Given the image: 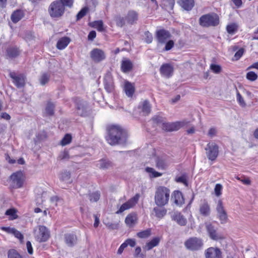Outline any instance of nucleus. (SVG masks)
<instances>
[{
  "mask_svg": "<svg viewBox=\"0 0 258 258\" xmlns=\"http://www.w3.org/2000/svg\"><path fill=\"white\" fill-rule=\"evenodd\" d=\"M227 31L229 34H233L237 30V26L235 24H232L227 26Z\"/></svg>",
  "mask_w": 258,
  "mask_h": 258,
  "instance_id": "nucleus-53",
  "label": "nucleus"
},
{
  "mask_svg": "<svg viewBox=\"0 0 258 258\" xmlns=\"http://www.w3.org/2000/svg\"><path fill=\"white\" fill-rule=\"evenodd\" d=\"M246 78L251 81H254L257 78V76L254 72H249L246 74Z\"/></svg>",
  "mask_w": 258,
  "mask_h": 258,
  "instance_id": "nucleus-52",
  "label": "nucleus"
},
{
  "mask_svg": "<svg viewBox=\"0 0 258 258\" xmlns=\"http://www.w3.org/2000/svg\"><path fill=\"white\" fill-rule=\"evenodd\" d=\"M206 153L208 158L211 160H215L218 156L219 150L218 146L214 142L209 143L205 148Z\"/></svg>",
  "mask_w": 258,
  "mask_h": 258,
  "instance_id": "nucleus-7",
  "label": "nucleus"
},
{
  "mask_svg": "<svg viewBox=\"0 0 258 258\" xmlns=\"http://www.w3.org/2000/svg\"><path fill=\"white\" fill-rule=\"evenodd\" d=\"M70 42V39L68 37L60 38L56 44V47L58 49L61 50L66 48Z\"/></svg>",
  "mask_w": 258,
  "mask_h": 258,
  "instance_id": "nucleus-29",
  "label": "nucleus"
},
{
  "mask_svg": "<svg viewBox=\"0 0 258 258\" xmlns=\"http://www.w3.org/2000/svg\"><path fill=\"white\" fill-rule=\"evenodd\" d=\"M170 195V189L164 186H159L156 188L154 196L155 204L159 207L168 204Z\"/></svg>",
  "mask_w": 258,
  "mask_h": 258,
  "instance_id": "nucleus-2",
  "label": "nucleus"
},
{
  "mask_svg": "<svg viewBox=\"0 0 258 258\" xmlns=\"http://www.w3.org/2000/svg\"><path fill=\"white\" fill-rule=\"evenodd\" d=\"M124 243H126V246L130 245L131 247H134L136 245L135 240L132 239H128Z\"/></svg>",
  "mask_w": 258,
  "mask_h": 258,
  "instance_id": "nucleus-63",
  "label": "nucleus"
},
{
  "mask_svg": "<svg viewBox=\"0 0 258 258\" xmlns=\"http://www.w3.org/2000/svg\"><path fill=\"white\" fill-rule=\"evenodd\" d=\"M206 229L209 233L210 237L215 240L222 238V237L217 232L216 228L211 224H206Z\"/></svg>",
  "mask_w": 258,
  "mask_h": 258,
  "instance_id": "nucleus-18",
  "label": "nucleus"
},
{
  "mask_svg": "<svg viewBox=\"0 0 258 258\" xmlns=\"http://www.w3.org/2000/svg\"><path fill=\"white\" fill-rule=\"evenodd\" d=\"M222 185L221 184H216L214 188V191L217 197H219L221 195V190L222 189Z\"/></svg>",
  "mask_w": 258,
  "mask_h": 258,
  "instance_id": "nucleus-55",
  "label": "nucleus"
},
{
  "mask_svg": "<svg viewBox=\"0 0 258 258\" xmlns=\"http://www.w3.org/2000/svg\"><path fill=\"white\" fill-rule=\"evenodd\" d=\"M104 87L108 92H110L113 88V81L111 77L109 75H107L104 79Z\"/></svg>",
  "mask_w": 258,
  "mask_h": 258,
  "instance_id": "nucleus-24",
  "label": "nucleus"
},
{
  "mask_svg": "<svg viewBox=\"0 0 258 258\" xmlns=\"http://www.w3.org/2000/svg\"><path fill=\"white\" fill-rule=\"evenodd\" d=\"M88 10V8L85 7L83 8L77 14V20H79L82 18L87 13Z\"/></svg>",
  "mask_w": 258,
  "mask_h": 258,
  "instance_id": "nucleus-54",
  "label": "nucleus"
},
{
  "mask_svg": "<svg viewBox=\"0 0 258 258\" xmlns=\"http://www.w3.org/2000/svg\"><path fill=\"white\" fill-rule=\"evenodd\" d=\"M25 177L21 171H17L10 176V185L14 188H19L23 186Z\"/></svg>",
  "mask_w": 258,
  "mask_h": 258,
  "instance_id": "nucleus-5",
  "label": "nucleus"
},
{
  "mask_svg": "<svg viewBox=\"0 0 258 258\" xmlns=\"http://www.w3.org/2000/svg\"><path fill=\"white\" fill-rule=\"evenodd\" d=\"M144 35L145 41L148 44L151 43L153 40V36L152 34L147 31L145 32Z\"/></svg>",
  "mask_w": 258,
  "mask_h": 258,
  "instance_id": "nucleus-51",
  "label": "nucleus"
},
{
  "mask_svg": "<svg viewBox=\"0 0 258 258\" xmlns=\"http://www.w3.org/2000/svg\"><path fill=\"white\" fill-rule=\"evenodd\" d=\"M64 241L68 246L73 247L77 244L78 238L73 233H66L64 235Z\"/></svg>",
  "mask_w": 258,
  "mask_h": 258,
  "instance_id": "nucleus-16",
  "label": "nucleus"
},
{
  "mask_svg": "<svg viewBox=\"0 0 258 258\" xmlns=\"http://www.w3.org/2000/svg\"><path fill=\"white\" fill-rule=\"evenodd\" d=\"M194 0H180L178 1V4L182 8L186 11H190L194 6Z\"/></svg>",
  "mask_w": 258,
  "mask_h": 258,
  "instance_id": "nucleus-23",
  "label": "nucleus"
},
{
  "mask_svg": "<svg viewBox=\"0 0 258 258\" xmlns=\"http://www.w3.org/2000/svg\"><path fill=\"white\" fill-rule=\"evenodd\" d=\"M24 16L23 12L21 10H17L13 12L11 15L12 21L16 23L19 22Z\"/></svg>",
  "mask_w": 258,
  "mask_h": 258,
  "instance_id": "nucleus-33",
  "label": "nucleus"
},
{
  "mask_svg": "<svg viewBox=\"0 0 258 258\" xmlns=\"http://www.w3.org/2000/svg\"><path fill=\"white\" fill-rule=\"evenodd\" d=\"M160 242L159 237H154L150 241L146 243L144 247V249L146 250H150L154 247L157 246Z\"/></svg>",
  "mask_w": 258,
  "mask_h": 258,
  "instance_id": "nucleus-31",
  "label": "nucleus"
},
{
  "mask_svg": "<svg viewBox=\"0 0 258 258\" xmlns=\"http://www.w3.org/2000/svg\"><path fill=\"white\" fill-rule=\"evenodd\" d=\"M72 140V137L69 134H67L64 136L61 140L60 144L62 146H65L71 143Z\"/></svg>",
  "mask_w": 258,
  "mask_h": 258,
  "instance_id": "nucleus-48",
  "label": "nucleus"
},
{
  "mask_svg": "<svg viewBox=\"0 0 258 258\" xmlns=\"http://www.w3.org/2000/svg\"><path fill=\"white\" fill-rule=\"evenodd\" d=\"M70 158L69 154L68 151H64L63 152H61L58 157V158L60 160H66L69 159Z\"/></svg>",
  "mask_w": 258,
  "mask_h": 258,
  "instance_id": "nucleus-58",
  "label": "nucleus"
},
{
  "mask_svg": "<svg viewBox=\"0 0 258 258\" xmlns=\"http://www.w3.org/2000/svg\"><path fill=\"white\" fill-rule=\"evenodd\" d=\"M175 4L174 0H163V7L167 11L173 10Z\"/></svg>",
  "mask_w": 258,
  "mask_h": 258,
  "instance_id": "nucleus-34",
  "label": "nucleus"
},
{
  "mask_svg": "<svg viewBox=\"0 0 258 258\" xmlns=\"http://www.w3.org/2000/svg\"><path fill=\"white\" fill-rule=\"evenodd\" d=\"M91 26L98 30V31L102 32L104 30L103 23L102 21H96L92 23Z\"/></svg>",
  "mask_w": 258,
  "mask_h": 258,
  "instance_id": "nucleus-39",
  "label": "nucleus"
},
{
  "mask_svg": "<svg viewBox=\"0 0 258 258\" xmlns=\"http://www.w3.org/2000/svg\"><path fill=\"white\" fill-rule=\"evenodd\" d=\"M65 7L71 8L73 4V0H59Z\"/></svg>",
  "mask_w": 258,
  "mask_h": 258,
  "instance_id": "nucleus-59",
  "label": "nucleus"
},
{
  "mask_svg": "<svg viewBox=\"0 0 258 258\" xmlns=\"http://www.w3.org/2000/svg\"><path fill=\"white\" fill-rule=\"evenodd\" d=\"M152 121L156 124H159L162 122L163 123V118L159 116H155L152 118Z\"/></svg>",
  "mask_w": 258,
  "mask_h": 258,
  "instance_id": "nucleus-62",
  "label": "nucleus"
},
{
  "mask_svg": "<svg viewBox=\"0 0 258 258\" xmlns=\"http://www.w3.org/2000/svg\"><path fill=\"white\" fill-rule=\"evenodd\" d=\"M200 212L204 216H208L210 213V207L207 201H204L200 206Z\"/></svg>",
  "mask_w": 258,
  "mask_h": 258,
  "instance_id": "nucleus-25",
  "label": "nucleus"
},
{
  "mask_svg": "<svg viewBox=\"0 0 258 258\" xmlns=\"http://www.w3.org/2000/svg\"><path fill=\"white\" fill-rule=\"evenodd\" d=\"M171 35L170 32L165 29H160L157 30L155 33V37L157 40L158 45H163L165 44L166 41L170 39Z\"/></svg>",
  "mask_w": 258,
  "mask_h": 258,
  "instance_id": "nucleus-10",
  "label": "nucleus"
},
{
  "mask_svg": "<svg viewBox=\"0 0 258 258\" xmlns=\"http://www.w3.org/2000/svg\"><path fill=\"white\" fill-rule=\"evenodd\" d=\"M87 103L83 100H79L76 102L77 108L78 110H82V112L85 109Z\"/></svg>",
  "mask_w": 258,
  "mask_h": 258,
  "instance_id": "nucleus-45",
  "label": "nucleus"
},
{
  "mask_svg": "<svg viewBox=\"0 0 258 258\" xmlns=\"http://www.w3.org/2000/svg\"><path fill=\"white\" fill-rule=\"evenodd\" d=\"M173 71V68L168 63L162 64L160 69L161 74L166 78L170 77L172 75Z\"/></svg>",
  "mask_w": 258,
  "mask_h": 258,
  "instance_id": "nucleus-17",
  "label": "nucleus"
},
{
  "mask_svg": "<svg viewBox=\"0 0 258 258\" xmlns=\"http://www.w3.org/2000/svg\"><path fill=\"white\" fill-rule=\"evenodd\" d=\"M71 177V173L67 171L62 172L59 176V178L61 181H68Z\"/></svg>",
  "mask_w": 258,
  "mask_h": 258,
  "instance_id": "nucleus-43",
  "label": "nucleus"
},
{
  "mask_svg": "<svg viewBox=\"0 0 258 258\" xmlns=\"http://www.w3.org/2000/svg\"><path fill=\"white\" fill-rule=\"evenodd\" d=\"M91 59L96 62H99L105 58V54L103 50L94 48L90 52Z\"/></svg>",
  "mask_w": 258,
  "mask_h": 258,
  "instance_id": "nucleus-13",
  "label": "nucleus"
},
{
  "mask_svg": "<svg viewBox=\"0 0 258 258\" xmlns=\"http://www.w3.org/2000/svg\"><path fill=\"white\" fill-rule=\"evenodd\" d=\"M35 238L39 242H45L50 237V233L48 229L44 226H39L38 230H35Z\"/></svg>",
  "mask_w": 258,
  "mask_h": 258,
  "instance_id": "nucleus-6",
  "label": "nucleus"
},
{
  "mask_svg": "<svg viewBox=\"0 0 258 258\" xmlns=\"http://www.w3.org/2000/svg\"><path fill=\"white\" fill-rule=\"evenodd\" d=\"M64 10L62 3L59 1H55L49 6L48 12L51 17L59 18L63 14Z\"/></svg>",
  "mask_w": 258,
  "mask_h": 258,
  "instance_id": "nucleus-4",
  "label": "nucleus"
},
{
  "mask_svg": "<svg viewBox=\"0 0 258 258\" xmlns=\"http://www.w3.org/2000/svg\"><path fill=\"white\" fill-rule=\"evenodd\" d=\"M5 214L10 216L11 220L16 219L18 217L16 214V211L14 209H10L7 210Z\"/></svg>",
  "mask_w": 258,
  "mask_h": 258,
  "instance_id": "nucleus-44",
  "label": "nucleus"
},
{
  "mask_svg": "<svg viewBox=\"0 0 258 258\" xmlns=\"http://www.w3.org/2000/svg\"><path fill=\"white\" fill-rule=\"evenodd\" d=\"M50 75L46 73L43 74L39 79L40 84L44 85L47 83L49 80Z\"/></svg>",
  "mask_w": 258,
  "mask_h": 258,
  "instance_id": "nucleus-42",
  "label": "nucleus"
},
{
  "mask_svg": "<svg viewBox=\"0 0 258 258\" xmlns=\"http://www.w3.org/2000/svg\"><path fill=\"white\" fill-rule=\"evenodd\" d=\"M151 234L150 229H147L145 230L139 232L137 233V236L141 238H146L149 237Z\"/></svg>",
  "mask_w": 258,
  "mask_h": 258,
  "instance_id": "nucleus-40",
  "label": "nucleus"
},
{
  "mask_svg": "<svg viewBox=\"0 0 258 258\" xmlns=\"http://www.w3.org/2000/svg\"><path fill=\"white\" fill-rule=\"evenodd\" d=\"M210 69L215 73L219 74L221 71V68L219 65L212 64L210 66Z\"/></svg>",
  "mask_w": 258,
  "mask_h": 258,
  "instance_id": "nucleus-57",
  "label": "nucleus"
},
{
  "mask_svg": "<svg viewBox=\"0 0 258 258\" xmlns=\"http://www.w3.org/2000/svg\"><path fill=\"white\" fill-rule=\"evenodd\" d=\"M171 199L177 206H181L184 203L182 194L179 190H175L173 192Z\"/></svg>",
  "mask_w": 258,
  "mask_h": 258,
  "instance_id": "nucleus-19",
  "label": "nucleus"
},
{
  "mask_svg": "<svg viewBox=\"0 0 258 258\" xmlns=\"http://www.w3.org/2000/svg\"><path fill=\"white\" fill-rule=\"evenodd\" d=\"M237 99L242 106H245L246 104L242 97V96L240 94L239 92H237Z\"/></svg>",
  "mask_w": 258,
  "mask_h": 258,
  "instance_id": "nucleus-60",
  "label": "nucleus"
},
{
  "mask_svg": "<svg viewBox=\"0 0 258 258\" xmlns=\"http://www.w3.org/2000/svg\"><path fill=\"white\" fill-rule=\"evenodd\" d=\"M206 258H222V252L217 247H211L205 251Z\"/></svg>",
  "mask_w": 258,
  "mask_h": 258,
  "instance_id": "nucleus-15",
  "label": "nucleus"
},
{
  "mask_svg": "<svg viewBox=\"0 0 258 258\" xmlns=\"http://www.w3.org/2000/svg\"><path fill=\"white\" fill-rule=\"evenodd\" d=\"M145 170L147 172L151 173L150 175L151 177H157L162 176V174L161 173L158 172L156 171L154 168L151 167H147L145 169Z\"/></svg>",
  "mask_w": 258,
  "mask_h": 258,
  "instance_id": "nucleus-38",
  "label": "nucleus"
},
{
  "mask_svg": "<svg viewBox=\"0 0 258 258\" xmlns=\"http://www.w3.org/2000/svg\"><path fill=\"white\" fill-rule=\"evenodd\" d=\"M153 211L155 213V216L158 218H162L167 213V210L164 208H159V207H155Z\"/></svg>",
  "mask_w": 258,
  "mask_h": 258,
  "instance_id": "nucleus-36",
  "label": "nucleus"
},
{
  "mask_svg": "<svg viewBox=\"0 0 258 258\" xmlns=\"http://www.w3.org/2000/svg\"><path fill=\"white\" fill-rule=\"evenodd\" d=\"M89 200L91 202H95L100 198V194L98 192H95L88 195Z\"/></svg>",
  "mask_w": 258,
  "mask_h": 258,
  "instance_id": "nucleus-46",
  "label": "nucleus"
},
{
  "mask_svg": "<svg viewBox=\"0 0 258 258\" xmlns=\"http://www.w3.org/2000/svg\"><path fill=\"white\" fill-rule=\"evenodd\" d=\"M9 76L13 79V83L17 87L20 88L24 86L25 78L23 75H17L16 73L11 72Z\"/></svg>",
  "mask_w": 258,
  "mask_h": 258,
  "instance_id": "nucleus-14",
  "label": "nucleus"
},
{
  "mask_svg": "<svg viewBox=\"0 0 258 258\" xmlns=\"http://www.w3.org/2000/svg\"><path fill=\"white\" fill-rule=\"evenodd\" d=\"M121 69L123 72L126 73L130 72L133 68L132 61L126 58H124L121 62Z\"/></svg>",
  "mask_w": 258,
  "mask_h": 258,
  "instance_id": "nucleus-28",
  "label": "nucleus"
},
{
  "mask_svg": "<svg viewBox=\"0 0 258 258\" xmlns=\"http://www.w3.org/2000/svg\"><path fill=\"white\" fill-rule=\"evenodd\" d=\"M125 20L123 17L121 16H117L115 18V21L117 26L122 27L125 24Z\"/></svg>",
  "mask_w": 258,
  "mask_h": 258,
  "instance_id": "nucleus-49",
  "label": "nucleus"
},
{
  "mask_svg": "<svg viewBox=\"0 0 258 258\" xmlns=\"http://www.w3.org/2000/svg\"><path fill=\"white\" fill-rule=\"evenodd\" d=\"M8 258H22V257L16 250L11 249L9 251Z\"/></svg>",
  "mask_w": 258,
  "mask_h": 258,
  "instance_id": "nucleus-47",
  "label": "nucleus"
},
{
  "mask_svg": "<svg viewBox=\"0 0 258 258\" xmlns=\"http://www.w3.org/2000/svg\"><path fill=\"white\" fill-rule=\"evenodd\" d=\"M202 240L197 237H192L187 240L184 245L185 247L191 250H197L200 249L203 246Z\"/></svg>",
  "mask_w": 258,
  "mask_h": 258,
  "instance_id": "nucleus-9",
  "label": "nucleus"
},
{
  "mask_svg": "<svg viewBox=\"0 0 258 258\" xmlns=\"http://www.w3.org/2000/svg\"><path fill=\"white\" fill-rule=\"evenodd\" d=\"M183 125L182 122H163L162 128L165 132H174L179 130Z\"/></svg>",
  "mask_w": 258,
  "mask_h": 258,
  "instance_id": "nucleus-12",
  "label": "nucleus"
},
{
  "mask_svg": "<svg viewBox=\"0 0 258 258\" xmlns=\"http://www.w3.org/2000/svg\"><path fill=\"white\" fill-rule=\"evenodd\" d=\"M138 19V14L137 12L131 10L128 11L125 17V20L128 24H133L137 21Z\"/></svg>",
  "mask_w": 258,
  "mask_h": 258,
  "instance_id": "nucleus-21",
  "label": "nucleus"
},
{
  "mask_svg": "<svg viewBox=\"0 0 258 258\" xmlns=\"http://www.w3.org/2000/svg\"><path fill=\"white\" fill-rule=\"evenodd\" d=\"M135 86L131 83L126 81L124 83V91L128 97H132L135 92Z\"/></svg>",
  "mask_w": 258,
  "mask_h": 258,
  "instance_id": "nucleus-26",
  "label": "nucleus"
},
{
  "mask_svg": "<svg viewBox=\"0 0 258 258\" xmlns=\"http://www.w3.org/2000/svg\"><path fill=\"white\" fill-rule=\"evenodd\" d=\"M140 197V195L139 194H137L134 197L132 198L128 201L123 204L116 213L120 214L125 210L133 208L137 204Z\"/></svg>",
  "mask_w": 258,
  "mask_h": 258,
  "instance_id": "nucleus-11",
  "label": "nucleus"
},
{
  "mask_svg": "<svg viewBox=\"0 0 258 258\" xmlns=\"http://www.w3.org/2000/svg\"><path fill=\"white\" fill-rule=\"evenodd\" d=\"M217 133V131L215 127H211L209 129L208 131V135L210 138H213V137L216 136Z\"/></svg>",
  "mask_w": 258,
  "mask_h": 258,
  "instance_id": "nucleus-61",
  "label": "nucleus"
},
{
  "mask_svg": "<svg viewBox=\"0 0 258 258\" xmlns=\"http://www.w3.org/2000/svg\"><path fill=\"white\" fill-rule=\"evenodd\" d=\"M54 104L51 102H48L45 109V114L46 116H51L54 114Z\"/></svg>",
  "mask_w": 258,
  "mask_h": 258,
  "instance_id": "nucleus-35",
  "label": "nucleus"
},
{
  "mask_svg": "<svg viewBox=\"0 0 258 258\" xmlns=\"http://www.w3.org/2000/svg\"><path fill=\"white\" fill-rule=\"evenodd\" d=\"M2 229L8 233L13 234L16 238L20 240L23 239V235L22 233L15 228L3 227L2 228Z\"/></svg>",
  "mask_w": 258,
  "mask_h": 258,
  "instance_id": "nucleus-27",
  "label": "nucleus"
},
{
  "mask_svg": "<svg viewBox=\"0 0 258 258\" xmlns=\"http://www.w3.org/2000/svg\"><path fill=\"white\" fill-rule=\"evenodd\" d=\"M7 54L10 57H15L19 54V51L17 48L11 47L7 49Z\"/></svg>",
  "mask_w": 258,
  "mask_h": 258,
  "instance_id": "nucleus-37",
  "label": "nucleus"
},
{
  "mask_svg": "<svg viewBox=\"0 0 258 258\" xmlns=\"http://www.w3.org/2000/svg\"><path fill=\"white\" fill-rule=\"evenodd\" d=\"M175 181L177 182L181 183L183 184L186 186H187L188 183H187V177L186 175L183 174L180 176L177 177L175 178Z\"/></svg>",
  "mask_w": 258,
  "mask_h": 258,
  "instance_id": "nucleus-41",
  "label": "nucleus"
},
{
  "mask_svg": "<svg viewBox=\"0 0 258 258\" xmlns=\"http://www.w3.org/2000/svg\"><path fill=\"white\" fill-rule=\"evenodd\" d=\"M136 218L133 215H128L125 219V223L128 225H132L135 223Z\"/></svg>",
  "mask_w": 258,
  "mask_h": 258,
  "instance_id": "nucleus-50",
  "label": "nucleus"
},
{
  "mask_svg": "<svg viewBox=\"0 0 258 258\" xmlns=\"http://www.w3.org/2000/svg\"><path fill=\"white\" fill-rule=\"evenodd\" d=\"M165 44V46L164 50L165 51H168L173 47L174 42L173 40L169 39L166 41Z\"/></svg>",
  "mask_w": 258,
  "mask_h": 258,
  "instance_id": "nucleus-56",
  "label": "nucleus"
},
{
  "mask_svg": "<svg viewBox=\"0 0 258 258\" xmlns=\"http://www.w3.org/2000/svg\"><path fill=\"white\" fill-rule=\"evenodd\" d=\"M172 219L181 226H185L187 223L186 218L179 212H175L172 216Z\"/></svg>",
  "mask_w": 258,
  "mask_h": 258,
  "instance_id": "nucleus-22",
  "label": "nucleus"
},
{
  "mask_svg": "<svg viewBox=\"0 0 258 258\" xmlns=\"http://www.w3.org/2000/svg\"><path fill=\"white\" fill-rule=\"evenodd\" d=\"M126 138V132L116 125H112L109 128L108 135L106 137L107 142L111 145L125 143Z\"/></svg>",
  "mask_w": 258,
  "mask_h": 258,
  "instance_id": "nucleus-1",
  "label": "nucleus"
},
{
  "mask_svg": "<svg viewBox=\"0 0 258 258\" xmlns=\"http://www.w3.org/2000/svg\"><path fill=\"white\" fill-rule=\"evenodd\" d=\"M139 108L141 110V112L143 115H148L151 110V105L149 102L147 100H145L141 102Z\"/></svg>",
  "mask_w": 258,
  "mask_h": 258,
  "instance_id": "nucleus-20",
  "label": "nucleus"
},
{
  "mask_svg": "<svg viewBox=\"0 0 258 258\" xmlns=\"http://www.w3.org/2000/svg\"><path fill=\"white\" fill-rule=\"evenodd\" d=\"M199 21L203 27L216 26L219 23V18L215 13L208 14L201 17Z\"/></svg>",
  "mask_w": 258,
  "mask_h": 258,
  "instance_id": "nucleus-3",
  "label": "nucleus"
},
{
  "mask_svg": "<svg viewBox=\"0 0 258 258\" xmlns=\"http://www.w3.org/2000/svg\"><path fill=\"white\" fill-rule=\"evenodd\" d=\"M217 216L221 224H225L228 221V216L221 200H219L216 206Z\"/></svg>",
  "mask_w": 258,
  "mask_h": 258,
  "instance_id": "nucleus-8",
  "label": "nucleus"
},
{
  "mask_svg": "<svg viewBox=\"0 0 258 258\" xmlns=\"http://www.w3.org/2000/svg\"><path fill=\"white\" fill-rule=\"evenodd\" d=\"M106 226L110 229L114 230L118 228V224L116 223H107L105 224Z\"/></svg>",
  "mask_w": 258,
  "mask_h": 258,
  "instance_id": "nucleus-64",
  "label": "nucleus"
},
{
  "mask_svg": "<svg viewBox=\"0 0 258 258\" xmlns=\"http://www.w3.org/2000/svg\"><path fill=\"white\" fill-rule=\"evenodd\" d=\"M156 167L159 169H165L168 166V164L165 159L161 158H157L156 160Z\"/></svg>",
  "mask_w": 258,
  "mask_h": 258,
  "instance_id": "nucleus-32",
  "label": "nucleus"
},
{
  "mask_svg": "<svg viewBox=\"0 0 258 258\" xmlns=\"http://www.w3.org/2000/svg\"><path fill=\"white\" fill-rule=\"evenodd\" d=\"M112 164L111 162L106 159L100 160L97 164V166L102 169H107L112 167Z\"/></svg>",
  "mask_w": 258,
  "mask_h": 258,
  "instance_id": "nucleus-30",
  "label": "nucleus"
}]
</instances>
